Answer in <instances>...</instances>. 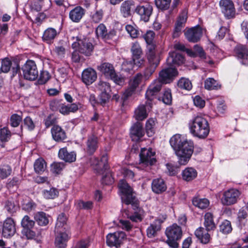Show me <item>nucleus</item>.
Returning <instances> with one entry per match:
<instances>
[{
    "label": "nucleus",
    "mask_w": 248,
    "mask_h": 248,
    "mask_svg": "<svg viewBox=\"0 0 248 248\" xmlns=\"http://www.w3.org/2000/svg\"><path fill=\"white\" fill-rule=\"evenodd\" d=\"M190 133L199 139L207 137L210 131V126L207 120L202 116L194 117L189 122Z\"/></svg>",
    "instance_id": "f257e3e1"
},
{
    "label": "nucleus",
    "mask_w": 248,
    "mask_h": 248,
    "mask_svg": "<svg viewBox=\"0 0 248 248\" xmlns=\"http://www.w3.org/2000/svg\"><path fill=\"white\" fill-rule=\"evenodd\" d=\"M119 188L122 193V202L128 205L131 204L134 210H136L139 207L138 201L134 195L132 188L124 180H121Z\"/></svg>",
    "instance_id": "f03ea898"
},
{
    "label": "nucleus",
    "mask_w": 248,
    "mask_h": 248,
    "mask_svg": "<svg viewBox=\"0 0 248 248\" xmlns=\"http://www.w3.org/2000/svg\"><path fill=\"white\" fill-rule=\"evenodd\" d=\"M97 69L106 78L111 79L116 84L122 85L124 82V78L116 73L113 65L109 62L102 63L97 66Z\"/></svg>",
    "instance_id": "7ed1b4c3"
},
{
    "label": "nucleus",
    "mask_w": 248,
    "mask_h": 248,
    "mask_svg": "<svg viewBox=\"0 0 248 248\" xmlns=\"http://www.w3.org/2000/svg\"><path fill=\"white\" fill-rule=\"evenodd\" d=\"M165 233L168 245L171 248H177L179 245L177 241L181 239L183 235L181 228L174 223L166 229Z\"/></svg>",
    "instance_id": "20e7f679"
},
{
    "label": "nucleus",
    "mask_w": 248,
    "mask_h": 248,
    "mask_svg": "<svg viewBox=\"0 0 248 248\" xmlns=\"http://www.w3.org/2000/svg\"><path fill=\"white\" fill-rule=\"evenodd\" d=\"M193 142L191 140H186L178 151H176V155L180 165H185L187 163L193 154Z\"/></svg>",
    "instance_id": "39448f33"
},
{
    "label": "nucleus",
    "mask_w": 248,
    "mask_h": 248,
    "mask_svg": "<svg viewBox=\"0 0 248 248\" xmlns=\"http://www.w3.org/2000/svg\"><path fill=\"white\" fill-rule=\"evenodd\" d=\"M73 48L78 49L79 52L85 56H90L93 51L94 46L92 43L86 38H77L76 41L72 44Z\"/></svg>",
    "instance_id": "423d86ee"
},
{
    "label": "nucleus",
    "mask_w": 248,
    "mask_h": 248,
    "mask_svg": "<svg viewBox=\"0 0 248 248\" xmlns=\"http://www.w3.org/2000/svg\"><path fill=\"white\" fill-rule=\"evenodd\" d=\"M23 75L25 79L33 81L38 77V70L34 61L28 60L22 67Z\"/></svg>",
    "instance_id": "0eeeda50"
},
{
    "label": "nucleus",
    "mask_w": 248,
    "mask_h": 248,
    "mask_svg": "<svg viewBox=\"0 0 248 248\" xmlns=\"http://www.w3.org/2000/svg\"><path fill=\"white\" fill-rule=\"evenodd\" d=\"M241 192L235 188H231L224 191L221 198V202L223 205L230 206L237 203Z\"/></svg>",
    "instance_id": "6e6552de"
},
{
    "label": "nucleus",
    "mask_w": 248,
    "mask_h": 248,
    "mask_svg": "<svg viewBox=\"0 0 248 248\" xmlns=\"http://www.w3.org/2000/svg\"><path fill=\"white\" fill-rule=\"evenodd\" d=\"M140 165L147 168L146 170H148L149 167L155 164L156 161L155 152H153L151 149H142L140 155Z\"/></svg>",
    "instance_id": "1a4fd4ad"
},
{
    "label": "nucleus",
    "mask_w": 248,
    "mask_h": 248,
    "mask_svg": "<svg viewBox=\"0 0 248 248\" xmlns=\"http://www.w3.org/2000/svg\"><path fill=\"white\" fill-rule=\"evenodd\" d=\"M135 12L141 20L148 22L153 12V7L149 2L143 1L136 7Z\"/></svg>",
    "instance_id": "9d476101"
},
{
    "label": "nucleus",
    "mask_w": 248,
    "mask_h": 248,
    "mask_svg": "<svg viewBox=\"0 0 248 248\" xmlns=\"http://www.w3.org/2000/svg\"><path fill=\"white\" fill-rule=\"evenodd\" d=\"M55 244L58 248H65L67 242L70 238L69 228L66 230H55Z\"/></svg>",
    "instance_id": "9b49d317"
},
{
    "label": "nucleus",
    "mask_w": 248,
    "mask_h": 248,
    "mask_svg": "<svg viewBox=\"0 0 248 248\" xmlns=\"http://www.w3.org/2000/svg\"><path fill=\"white\" fill-rule=\"evenodd\" d=\"M178 74V72L174 66H168V67L162 69L160 72L159 80L163 83H169L171 82Z\"/></svg>",
    "instance_id": "f8f14e48"
},
{
    "label": "nucleus",
    "mask_w": 248,
    "mask_h": 248,
    "mask_svg": "<svg viewBox=\"0 0 248 248\" xmlns=\"http://www.w3.org/2000/svg\"><path fill=\"white\" fill-rule=\"evenodd\" d=\"M219 6L221 12L227 19L233 18L235 15V8L232 0H220Z\"/></svg>",
    "instance_id": "ddd939ff"
},
{
    "label": "nucleus",
    "mask_w": 248,
    "mask_h": 248,
    "mask_svg": "<svg viewBox=\"0 0 248 248\" xmlns=\"http://www.w3.org/2000/svg\"><path fill=\"white\" fill-rule=\"evenodd\" d=\"M95 34L98 38H100L107 41L113 39L116 36L117 31L114 29H111L108 31L106 26L101 23L96 28Z\"/></svg>",
    "instance_id": "4468645a"
},
{
    "label": "nucleus",
    "mask_w": 248,
    "mask_h": 248,
    "mask_svg": "<svg viewBox=\"0 0 248 248\" xmlns=\"http://www.w3.org/2000/svg\"><path fill=\"white\" fill-rule=\"evenodd\" d=\"M131 52L132 53V58L134 61L136 62L135 63L138 65V67L139 68L142 66L144 64V61L141 58L142 55V48L138 42L136 41L132 43Z\"/></svg>",
    "instance_id": "2eb2a0df"
},
{
    "label": "nucleus",
    "mask_w": 248,
    "mask_h": 248,
    "mask_svg": "<svg viewBox=\"0 0 248 248\" xmlns=\"http://www.w3.org/2000/svg\"><path fill=\"white\" fill-rule=\"evenodd\" d=\"M125 237V233L121 231L109 233L107 236V243L109 247L118 248L120 246Z\"/></svg>",
    "instance_id": "dca6fc26"
},
{
    "label": "nucleus",
    "mask_w": 248,
    "mask_h": 248,
    "mask_svg": "<svg viewBox=\"0 0 248 248\" xmlns=\"http://www.w3.org/2000/svg\"><path fill=\"white\" fill-rule=\"evenodd\" d=\"M186 38L190 42H198L202 35V29L199 26H196L188 29L185 32Z\"/></svg>",
    "instance_id": "f3484780"
},
{
    "label": "nucleus",
    "mask_w": 248,
    "mask_h": 248,
    "mask_svg": "<svg viewBox=\"0 0 248 248\" xmlns=\"http://www.w3.org/2000/svg\"><path fill=\"white\" fill-rule=\"evenodd\" d=\"M234 53L242 64L248 65V48L246 46L241 45L236 46Z\"/></svg>",
    "instance_id": "a211bd4d"
},
{
    "label": "nucleus",
    "mask_w": 248,
    "mask_h": 248,
    "mask_svg": "<svg viewBox=\"0 0 248 248\" xmlns=\"http://www.w3.org/2000/svg\"><path fill=\"white\" fill-rule=\"evenodd\" d=\"M16 232L15 223L14 220L7 218L3 222L2 234L5 238H9L14 235Z\"/></svg>",
    "instance_id": "6ab92c4d"
},
{
    "label": "nucleus",
    "mask_w": 248,
    "mask_h": 248,
    "mask_svg": "<svg viewBox=\"0 0 248 248\" xmlns=\"http://www.w3.org/2000/svg\"><path fill=\"white\" fill-rule=\"evenodd\" d=\"M143 76L141 73L137 74L132 78L129 83V87L125 90L124 94L126 97L131 96L141 83Z\"/></svg>",
    "instance_id": "aec40b11"
},
{
    "label": "nucleus",
    "mask_w": 248,
    "mask_h": 248,
    "mask_svg": "<svg viewBox=\"0 0 248 248\" xmlns=\"http://www.w3.org/2000/svg\"><path fill=\"white\" fill-rule=\"evenodd\" d=\"M130 134L133 140H139L144 135L142 124L137 122L133 124L130 128Z\"/></svg>",
    "instance_id": "412c9836"
},
{
    "label": "nucleus",
    "mask_w": 248,
    "mask_h": 248,
    "mask_svg": "<svg viewBox=\"0 0 248 248\" xmlns=\"http://www.w3.org/2000/svg\"><path fill=\"white\" fill-rule=\"evenodd\" d=\"M108 156L106 155L102 156L100 161L97 157L93 156L90 159V164L92 166H96L97 168L95 169L100 172V169L102 170H107L108 169Z\"/></svg>",
    "instance_id": "4be33fe9"
},
{
    "label": "nucleus",
    "mask_w": 248,
    "mask_h": 248,
    "mask_svg": "<svg viewBox=\"0 0 248 248\" xmlns=\"http://www.w3.org/2000/svg\"><path fill=\"white\" fill-rule=\"evenodd\" d=\"M96 72L92 68H87L82 72V80L87 85L92 84L96 80Z\"/></svg>",
    "instance_id": "5701e85b"
},
{
    "label": "nucleus",
    "mask_w": 248,
    "mask_h": 248,
    "mask_svg": "<svg viewBox=\"0 0 248 248\" xmlns=\"http://www.w3.org/2000/svg\"><path fill=\"white\" fill-rule=\"evenodd\" d=\"M162 83L159 80H157L150 85L145 94L146 98L148 100L152 101L154 99V96L160 91Z\"/></svg>",
    "instance_id": "b1692460"
},
{
    "label": "nucleus",
    "mask_w": 248,
    "mask_h": 248,
    "mask_svg": "<svg viewBox=\"0 0 248 248\" xmlns=\"http://www.w3.org/2000/svg\"><path fill=\"white\" fill-rule=\"evenodd\" d=\"M185 59L183 55L176 52H170L169 54L166 62L168 66L180 65L184 63Z\"/></svg>",
    "instance_id": "393cba45"
},
{
    "label": "nucleus",
    "mask_w": 248,
    "mask_h": 248,
    "mask_svg": "<svg viewBox=\"0 0 248 248\" xmlns=\"http://www.w3.org/2000/svg\"><path fill=\"white\" fill-rule=\"evenodd\" d=\"M52 139L57 142H62L66 139L65 131L59 125H54L51 129Z\"/></svg>",
    "instance_id": "a878e982"
},
{
    "label": "nucleus",
    "mask_w": 248,
    "mask_h": 248,
    "mask_svg": "<svg viewBox=\"0 0 248 248\" xmlns=\"http://www.w3.org/2000/svg\"><path fill=\"white\" fill-rule=\"evenodd\" d=\"M85 13L84 9L80 6H77L70 11L69 16L73 22L78 23L83 17Z\"/></svg>",
    "instance_id": "bb28decb"
},
{
    "label": "nucleus",
    "mask_w": 248,
    "mask_h": 248,
    "mask_svg": "<svg viewBox=\"0 0 248 248\" xmlns=\"http://www.w3.org/2000/svg\"><path fill=\"white\" fill-rule=\"evenodd\" d=\"M59 157L65 162L72 163L76 160V154L74 152H68L66 148L60 149L58 153Z\"/></svg>",
    "instance_id": "cd10ccee"
},
{
    "label": "nucleus",
    "mask_w": 248,
    "mask_h": 248,
    "mask_svg": "<svg viewBox=\"0 0 248 248\" xmlns=\"http://www.w3.org/2000/svg\"><path fill=\"white\" fill-rule=\"evenodd\" d=\"M194 234L200 242L203 244L209 243L211 239L210 234L202 227L197 229Z\"/></svg>",
    "instance_id": "c85d7f7f"
},
{
    "label": "nucleus",
    "mask_w": 248,
    "mask_h": 248,
    "mask_svg": "<svg viewBox=\"0 0 248 248\" xmlns=\"http://www.w3.org/2000/svg\"><path fill=\"white\" fill-rule=\"evenodd\" d=\"M98 140L97 137L92 135L88 137L86 142V150L89 155L93 154L98 148Z\"/></svg>",
    "instance_id": "c756f323"
},
{
    "label": "nucleus",
    "mask_w": 248,
    "mask_h": 248,
    "mask_svg": "<svg viewBox=\"0 0 248 248\" xmlns=\"http://www.w3.org/2000/svg\"><path fill=\"white\" fill-rule=\"evenodd\" d=\"M152 189L154 192L160 194L167 189V186L163 179L156 178L152 181Z\"/></svg>",
    "instance_id": "7c9ffc66"
},
{
    "label": "nucleus",
    "mask_w": 248,
    "mask_h": 248,
    "mask_svg": "<svg viewBox=\"0 0 248 248\" xmlns=\"http://www.w3.org/2000/svg\"><path fill=\"white\" fill-rule=\"evenodd\" d=\"M186 140L184 137L180 134H175L170 138V144L175 151V154Z\"/></svg>",
    "instance_id": "2f4dec72"
},
{
    "label": "nucleus",
    "mask_w": 248,
    "mask_h": 248,
    "mask_svg": "<svg viewBox=\"0 0 248 248\" xmlns=\"http://www.w3.org/2000/svg\"><path fill=\"white\" fill-rule=\"evenodd\" d=\"M49 217L48 215L42 211L37 212L33 215L35 221L40 226H46L48 224Z\"/></svg>",
    "instance_id": "473e14b6"
},
{
    "label": "nucleus",
    "mask_w": 248,
    "mask_h": 248,
    "mask_svg": "<svg viewBox=\"0 0 248 248\" xmlns=\"http://www.w3.org/2000/svg\"><path fill=\"white\" fill-rule=\"evenodd\" d=\"M204 226L207 232L213 231L216 228L214 216L210 212L206 213L204 216Z\"/></svg>",
    "instance_id": "72a5a7b5"
},
{
    "label": "nucleus",
    "mask_w": 248,
    "mask_h": 248,
    "mask_svg": "<svg viewBox=\"0 0 248 248\" xmlns=\"http://www.w3.org/2000/svg\"><path fill=\"white\" fill-rule=\"evenodd\" d=\"M134 5V2L131 0L124 1L120 6V13L124 17H128L131 15V10Z\"/></svg>",
    "instance_id": "f704fd0d"
},
{
    "label": "nucleus",
    "mask_w": 248,
    "mask_h": 248,
    "mask_svg": "<svg viewBox=\"0 0 248 248\" xmlns=\"http://www.w3.org/2000/svg\"><path fill=\"white\" fill-rule=\"evenodd\" d=\"M197 176V171L193 168H186L182 172V178L183 180L186 182L192 181Z\"/></svg>",
    "instance_id": "c9c22d12"
},
{
    "label": "nucleus",
    "mask_w": 248,
    "mask_h": 248,
    "mask_svg": "<svg viewBox=\"0 0 248 248\" xmlns=\"http://www.w3.org/2000/svg\"><path fill=\"white\" fill-rule=\"evenodd\" d=\"M156 46L155 43L147 44V57L148 61L160 60L156 55Z\"/></svg>",
    "instance_id": "e433bc0d"
},
{
    "label": "nucleus",
    "mask_w": 248,
    "mask_h": 248,
    "mask_svg": "<svg viewBox=\"0 0 248 248\" xmlns=\"http://www.w3.org/2000/svg\"><path fill=\"white\" fill-rule=\"evenodd\" d=\"M148 116L146 106L139 105L135 110L134 117L138 121H143Z\"/></svg>",
    "instance_id": "4c0bfd02"
},
{
    "label": "nucleus",
    "mask_w": 248,
    "mask_h": 248,
    "mask_svg": "<svg viewBox=\"0 0 248 248\" xmlns=\"http://www.w3.org/2000/svg\"><path fill=\"white\" fill-rule=\"evenodd\" d=\"M57 34L56 30L52 28H49L44 32L42 39L44 42L51 43Z\"/></svg>",
    "instance_id": "58836bf2"
},
{
    "label": "nucleus",
    "mask_w": 248,
    "mask_h": 248,
    "mask_svg": "<svg viewBox=\"0 0 248 248\" xmlns=\"http://www.w3.org/2000/svg\"><path fill=\"white\" fill-rule=\"evenodd\" d=\"M67 217L64 213L60 214L56 224L55 230H66L69 227L66 225Z\"/></svg>",
    "instance_id": "ea45409f"
},
{
    "label": "nucleus",
    "mask_w": 248,
    "mask_h": 248,
    "mask_svg": "<svg viewBox=\"0 0 248 248\" xmlns=\"http://www.w3.org/2000/svg\"><path fill=\"white\" fill-rule=\"evenodd\" d=\"M4 208L10 214H13L18 209V206L13 199H9L4 202Z\"/></svg>",
    "instance_id": "a19ab883"
},
{
    "label": "nucleus",
    "mask_w": 248,
    "mask_h": 248,
    "mask_svg": "<svg viewBox=\"0 0 248 248\" xmlns=\"http://www.w3.org/2000/svg\"><path fill=\"white\" fill-rule=\"evenodd\" d=\"M161 230L159 223L153 222L147 228L146 230L147 235L149 238H153L156 235L157 232Z\"/></svg>",
    "instance_id": "79ce46f5"
},
{
    "label": "nucleus",
    "mask_w": 248,
    "mask_h": 248,
    "mask_svg": "<svg viewBox=\"0 0 248 248\" xmlns=\"http://www.w3.org/2000/svg\"><path fill=\"white\" fill-rule=\"evenodd\" d=\"M104 11L101 8H96L94 12L91 14V22L93 23H98L101 22L104 16Z\"/></svg>",
    "instance_id": "37998d69"
},
{
    "label": "nucleus",
    "mask_w": 248,
    "mask_h": 248,
    "mask_svg": "<svg viewBox=\"0 0 248 248\" xmlns=\"http://www.w3.org/2000/svg\"><path fill=\"white\" fill-rule=\"evenodd\" d=\"M46 168V163L44 159L39 158L34 163V170L36 173L41 174Z\"/></svg>",
    "instance_id": "c03bdc74"
},
{
    "label": "nucleus",
    "mask_w": 248,
    "mask_h": 248,
    "mask_svg": "<svg viewBox=\"0 0 248 248\" xmlns=\"http://www.w3.org/2000/svg\"><path fill=\"white\" fill-rule=\"evenodd\" d=\"M156 122L153 118L149 119L146 123L145 129L147 135L152 137L155 131Z\"/></svg>",
    "instance_id": "a18cd8bd"
},
{
    "label": "nucleus",
    "mask_w": 248,
    "mask_h": 248,
    "mask_svg": "<svg viewBox=\"0 0 248 248\" xmlns=\"http://www.w3.org/2000/svg\"><path fill=\"white\" fill-rule=\"evenodd\" d=\"M159 62L160 60L149 61V65L146 68L144 73V76L146 78H148L154 73Z\"/></svg>",
    "instance_id": "49530a36"
},
{
    "label": "nucleus",
    "mask_w": 248,
    "mask_h": 248,
    "mask_svg": "<svg viewBox=\"0 0 248 248\" xmlns=\"http://www.w3.org/2000/svg\"><path fill=\"white\" fill-rule=\"evenodd\" d=\"M221 85L213 78H209L204 81V88L208 90H217Z\"/></svg>",
    "instance_id": "de8ad7c7"
},
{
    "label": "nucleus",
    "mask_w": 248,
    "mask_h": 248,
    "mask_svg": "<svg viewBox=\"0 0 248 248\" xmlns=\"http://www.w3.org/2000/svg\"><path fill=\"white\" fill-rule=\"evenodd\" d=\"M192 203L195 206L202 209L207 208L209 205V202L207 199H200L198 197L193 199Z\"/></svg>",
    "instance_id": "09e8293b"
},
{
    "label": "nucleus",
    "mask_w": 248,
    "mask_h": 248,
    "mask_svg": "<svg viewBox=\"0 0 248 248\" xmlns=\"http://www.w3.org/2000/svg\"><path fill=\"white\" fill-rule=\"evenodd\" d=\"M177 85L181 89L190 91L192 88V84L188 78H182L177 82Z\"/></svg>",
    "instance_id": "8fccbe9b"
},
{
    "label": "nucleus",
    "mask_w": 248,
    "mask_h": 248,
    "mask_svg": "<svg viewBox=\"0 0 248 248\" xmlns=\"http://www.w3.org/2000/svg\"><path fill=\"white\" fill-rule=\"evenodd\" d=\"M58 195V190L54 187H52L49 190L46 189L43 191V195L46 199H54L57 197Z\"/></svg>",
    "instance_id": "3c124183"
},
{
    "label": "nucleus",
    "mask_w": 248,
    "mask_h": 248,
    "mask_svg": "<svg viewBox=\"0 0 248 248\" xmlns=\"http://www.w3.org/2000/svg\"><path fill=\"white\" fill-rule=\"evenodd\" d=\"M57 122V118L54 114H49L43 121L46 128H48L50 126L53 127L54 125H58L56 124Z\"/></svg>",
    "instance_id": "603ef678"
},
{
    "label": "nucleus",
    "mask_w": 248,
    "mask_h": 248,
    "mask_svg": "<svg viewBox=\"0 0 248 248\" xmlns=\"http://www.w3.org/2000/svg\"><path fill=\"white\" fill-rule=\"evenodd\" d=\"M125 29L131 38H136L138 37L139 35V31L138 27L135 24L126 25L125 27Z\"/></svg>",
    "instance_id": "864d4df0"
},
{
    "label": "nucleus",
    "mask_w": 248,
    "mask_h": 248,
    "mask_svg": "<svg viewBox=\"0 0 248 248\" xmlns=\"http://www.w3.org/2000/svg\"><path fill=\"white\" fill-rule=\"evenodd\" d=\"M22 233L28 239H31L34 238L35 237H39L41 235L40 231H38L36 233L32 230V228L23 229Z\"/></svg>",
    "instance_id": "5fc2aeb1"
},
{
    "label": "nucleus",
    "mask_w": 248,
    "mask_h": 248,
    "mask_svg": "<svg viewBox=\"0 0 248 248\" xmlns=\"http://www.w3.org/2000/svg\"><path fill=\"white\" fill-rule=\"evenodd\" d=\"M135 63L136 62L134 61L132 58L130 61H125L122 65V68L125 72H130L131 71H134L135 66L138 67V65Z\"/></svg>",
    "instance_id": "6e6d98bb"
},
{
    "label": "nucleus",
    "mask_w": 248,
    "mask_h": 248,
    "mask_svg": "<svg viewBox=\"0 0 248 248\" xmlns=\"http://www.w3.org/2000/svg\"><path fill=\"white\" fill-rule=\"evenodd\" d=\"M21 224L23 229L32 228L35 225V221L33 220L28 216H25L22 218Z\"/></svg>",
    "instance_id": "4d7b16f0"
},
{
    "label": "nucleus",
    "mask_w": 248,
    "mask_h": 248,
    "mask_svg": "<svg viewBox=\"0 0 248 248\" xmlns=\"http://www.w3.org/2000/svg\"><path fill=\"white\" fill-rule=\"evenodd\" d=\"M220 231L224 234H228L232 231L231 222L229 220H224L219 226Z\"/></svg>",
    "instance_id": "13d9d810"
},
{
    "label": "nucleus",
    "mask_w": 248,
    "mask_h": 248,
    "mask_svg": "<svg viewBox=\"0 0 248 248\" xmlns=\"http://www.w3.org/2000/svg\"><path fill=\"white\" fill-rule=\"evenodd\" d=\"M65 167L63 162H54L51 165V171L55 174H60Z\"/></svg>",
    "instance_id": "bf43d9fd"
},
{
    "label": "nucleus",
    "mask_w": 248,
    "mask_h": 248,
    "mask_svg": "<svg viewBox=\"0 0 248 248\" xmlns=\"http://www.w3.org/2000/svg\"><path fill=\"white\" fill-rule=\"evenodd\" d=\"M11 136V133L7 127H3L0 129V140L2 142L8 141Z\"/></svg>",
    "instance_id": "052dcab7"
},
{
    "label": "nucleus",
    "mask_w": 248,
    "mask_h": 248,
    "mask_svg": "<svg viewBox=\"0 0 248 248\" xmlns=\"http://www.w3.org/2000/svg\"><path fill=\"white\" fill-rule=\"evenodd\" d=\"M171 0H155V3L156 7L162 10L169 9Z\"/></svg>",
    "instance_id": "680f3d73"
},
{
    "label": "nucleus",
    "mask_w": 248,
    "mask_h": 248,
    "mask_svg": "<svg viewBox=\"0 0 248 248\" xmlns=\"http://www.w3.org/2000/svg\"><path fill=\"white\" fill-rule=\"evenodd\" d=\"M12 172V169L9 165L0 167V178L2 179L7 178Z\"/></svg>",
    "instance_id": "e2e57ef3"
},
{
    "label": "nucleus",
    "mask_w": 248,
    "mask_h": 248,
    "mask_svg": "<svg viewBox=\"0 0 248 248\" xmlns=\"http://www.w3.org/2000/svg\"><path fill=\"white\" fill-rule=\"evenodd\" d=\"M66 49L63 46L58 45L55 47L53 50V53L59 58L64 57Z\"/></svg>",
    "instance_id": "0e129e2a"
},
{
    "label": "nucleus",
    "mask_w": 248,
    "mask_h": 248,
    "mask_svg": "<svg viewBox=\"0 0 248 248\" xmlns=\"http://www.w3.org/2000/svg\"><path fill=\"white\" fill-rule=\"evenodd\" d=\"M36 204L32 200L25 202L22 204V209L28 212L34 210L36 207Z\"/></svg>",
    "instance_id": "69168bd1"
},
{
    "label": "nucleus",
    "mask_w": 248,
    "mask_h": 248,
    "mask_svg": "<svg viewBox=\"0 0 248 248\" xmlns=\"http://www.w3.org/2000/svg\"><path fill=\"white\" fill-rule=\"evenodd\" d=\"M12 65L11 61L8 58H5L1 61L0 70L1 72L7 73L9 71Z\"/></svg>",
    "instance_id": "338daca9"
},
{
    "label": "nucleus",
    "mask_w": 248,
    "mask_h": 248,
    "mask_svg": "<svg viewBox=\"0 0 248 248\" xmlns=\"http://www.w3.org/2000/svg\"><path fill=\"white\" fill-rule=\"evenodd\" d=\"M22 119V116L17 114L12 115L10 118L11 125L14 127H17L21 122Z\"/></svg>",
    "instance_id": "774afa93"
}]
</instances>
